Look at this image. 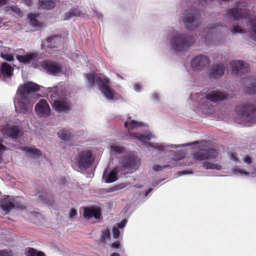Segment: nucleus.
<instances>
[{
  "label": "nucleus",
  "mask_w": 256,
  "mask_h": 256,
  "mask_svg": "<svg viewBox=\"0 0 256 256\" xmlns=\"http://www.w3.org/2000/svg\"><path fill=\"white\" fill-rule=\"evenodd\" d=\"M144 124L142 122L132 120L128 118L124 122V127L128 130L129 138L132 140H138L142 143L149 146L159 152H162L166 148H178L182 147H186L192 145V144H198V150L194 152L193 158L197 160H211L216 158L218 156V152L213 148H209L208 143L205 141H202L200 142L196 141L193 143H186L182 144H168L166 143H150L148 141L154 138L155 136L150 132L146 134H142L138 132H131V130L136 129L142 126Z\"/></svg>",
  "instance_id": "1"
},
{
  "label": "nucleus",
  "mask_w": 256,
  "mask_h": 256,
  "mask_svg": "<svg viewBox=\"0 0 256 256\" xmlns=\"http://www.w3.org/2000/svg\"><path fill=\"white\" fill-rule=\"evenodd\" d=\"M122 158L121 167L113 168V182L118 179L119 174L132 173L136 170L140 165V159L131 152L126 150L121 146L113 145V158Z\"/></svg>",
  "instance_id": "2"
},
{
  "label": "nucleus",
  "mask_w": 256,
  "mask_h": 256,
  "mask_svg": "<svg viewBox=\"0 0 256 256\" xmlns=\"http://www.w3.org/2000/svg\"><path fill=\"white\" fill-rule=\"evenodd\" d=\"M41 87L32 82L20 86L16 92L17 101L14 104L16 112L25 114L32 113L34 102L31 99L30 94L38 91Z\"/></svg>",
  "instance_id": "3"
},
{
  "label": "nucleus",
  "mask_w": 256,
  "mask_h": 256,
  "mask_svg": "<svg viewBox=\"0 0 256 256\" xmlns=\"http://www.w3.org/2000/svg\"><path fill=\"white\" fill-rule=\"evenodd\" d=\"M226 16L228 18L234 20H240L244 18L249 20L250 25L252 30L251 38L256 41V14L253 12H248L247 8L244 6H234L226 11Z\"/></svg>",
  "instance_id": "4"
},
{
  "label": "nucleus",
  "mask_w": 256,
  "mask_h": 256,
  "mask_svg": "<svg viewBox=\"0 0 256 256\" xmlns=\"http://www.w3.org/2000/svg\"><path fill=\"white\" fill-rule=\"evenodd\" d=\"M169 38L171 47L176 52L186 50L193 43L190 37L173 30L169 35Z\"/></svg>",
  "instance_id": "5"
},
{
  "label": "nucleus",
  "mask_w": 256,
  "mask_h": 256,
  "mask_svg": "<svg viewBox=\"0 0 256 256\" xmlns=\"http://www.w3.org/2000/svg\"><path fill=\"white\" fill-rule=\"evenodd\" d=\"M86 78L90 86H97L108 98H112V90L108 86L109 81L106 76L100 74L89 73L86 74Z\"/></svg>",
  "instance_id": "6"
},
{
  "label": "nucleus",
  "mask_w": 256,
  "mask_h": 256,
  "mask_svg": "<svg viewBox=\"0 0 256 256\" xmlns=\"http://www.w3.org/2000/svg\"><path fill=\"white\" fill-rule=\"evenodd\" d=\"M256 106L252 104L238 106L235 111L240 116L238 122L244 124L250 123L256 124V115L254 114Z\"/></svg>",
  "instance_id": "7"
},
{
  "label": "nucleus",
  "mask_w": 256,
  "mask_h": 256,
  "mask_svg": "<svg viewBox=\"0 0 256 256\" xmlns=\"http://www.w3.org/2000/svg\"><path fill=\"white\" fill-rule=\"evenodd\" d=\"M181 19L185 27L188 30L196 28L202 22L196 10L194 8H186L182 14Z\"/></svg>",
  "instance_id": "8"
},
{
  "label": "nucleus",
  "mask_w": 256,
  "mask_h": 256,
  "mask_svg": "<svg viewBox=\"0 0 256 256\" xmlns=\"http://www.w3.org/2000/svg\"><path fill=\"white\" fill-rule=\"evenodd\" d=\"M230 94L224 91L218 90H212L208 91L207 92L194 93V97L196 102L198 100H202L206 98L208 100L216 103L228 100L230 98Z\"/></svg>",
  "instance_id": "9"
},
{
  "label": "nucleus",
  "mask_w": 256,
  "mask_h": 256,
  "mask_svg": "<svg viewBox=\"0 0 256 256\" xmlns=\"http://www.w3.org/2000/svg\"><path fill=\"white\" fill-rule=\"evenodd\" d=\"M194 94L191 95L188 102L190 104L196 107V110L201 112L206 115H210L213 114L215 112V106L210 102L206 100V98L202 100H198L196 102V98L194 96Z\"/></svg>",
  "instance_id": "10"
},
{
  "label": "nucleus",
  "mask_w": 256,
  "mask_h": 256,
  "mask_svg": "<svg viewBox=\"0 0 256 256\" xmlns=\"http://www.w3.org/2000/svg\"><path fill=\"white\" fill-rule=\"evenodd\" d=\"M93 162L92 153L88 150L79 152L76 158V163L80 170L88 168L92 164Z\"/></svg>",
  "instance_id": "11"
},
{
  "label": "nucleus",
  "mask_w": 256,
  "mask_h": 256,
  "mask_svg": "<svg viewBox=\"0 0 256 256\" xmlns=\"http://www.w3.org/2000/svg\"><path fill=\"white\" fill-rule=\"evenodd\" d=\"M218 26L216 24H208L200 34L202 42L206 44H209L214 39V35L218 30Z\"/></svg>",
  "instance_id": "12"
},
{
  "label": "nucleus",
  "mask_w": 256,
  "mask_h": 256,
  "mask_svg": "<svg viewBox=\"0 0 256 256\" xmlns=\"http://www.w3.org/2000/svg\"><path fill=\"white\" fill-rule=\"evenodd\" d=\"M210 63L209 58L204 54L196 56L191 60L192 68L194 71H199L204 69Z\"/></svg>",
  "instance_id": "13"
},
{
  "label": "nucleus",
  "mask_w": 256,
  "mask_h": 256,
  "mask_svg": "<svg viewBox=\"0 0 256 256\" xmlns=\"http://www.w3.org/2000/svg\"><path fill=\"white\" fill-rule=\"evenodd\" d=\"M230 64L232 66V74L236 76H241L242 74L249 70L248 64L240 60L232 61Z\"/></svg>",
  "instance_id": "14"
},
{
  "label": "nucleus",
  "mask_w": 256,
  "mask_h": 256,
  "mask_svg": "<svg viewBox=\"0 0 256 256\" xmlns=\"http://www.w3.org/2000/svg\"><path fill=\"white\" fill-rule=\"evenodd\" d=\"M46 92L51 104H52L56 100H60L66 96L64 92L58 86L48 88Z\"/></svg>",
  "instance_id": "15"
},
{
  "label": "nucleus",
  "mask_w": 256,
  "mask_h": 256,
  "mask_svg": "<svg viewBox=\"0 0 256 256\" xmlns=\"http://www.w3.org/2000/svg\"><path fill=\"white\" fill-rule=\"evenodd\" d=\"M0 207L6 214L14 208L21 210H23L24 208V206L22 204H14L12 198L9 196L4 197L1 200Z\"/></svg>",
  "instance_id": "16"
},
{
  "label": "nucleus",
  "mask_w": 256,
  "mask_h": 256,
  "mask_svg": "<svg viewBox=\"0 0 256 256\" xmlns=\"http://www.w3.org/2000/svg\"><path fill=\"white\" fill-rule=\"evenodd\" d=\"M52 104L54 109L58 112H67L72 108L70 102L66 97L62 100H56Z\"/></svg>",
  "instance_id": "17"
},
{
  "label": "nucleus",
  "mask_w": 256,
  "mask_h": 256,
  "mask_svg": "<svg viewBox=\"0 0 256 256\" xmlns=\"http://www.w3.org/2000/svg\"><path fill=\"white\" fill-rule=\"evenodd\" d=\"M41 66L45 70L50 74H54L60 73L62 70V66L60 64L50 60L44 61Z\"/></svg>",
  "instance_id": "18"
},
{
  "label": "nucleus",
  "mask_w": 256,
  "mask_h": 256,
  "mask_svg": "<svg viewBox=\"0 0 256 256\" xmlns=\"http://www.w3.org/2000/svg\"><path fill=\"white\" fill-rule=\"evenodd\" d=\"M35 111L39 116L44 117L50 115V109L47 101L42 99L36 104Z\"/></svg>",
  "instance_id": "19"
},
{
  "label": "nucleus",
  "mask_w": 256,
  "mask_h": 256,
  "mask_svg": "<svg viewBox=\"0 0 256 256\" xmlns=\"http://www.w3.org/2000/svg\"><path fill=\"white\" fill-rule=\"evenodd\" d=\"M20 130L18 126L14 125L11 126L6 125L1 128V132L4 136H6L14 139H16L19 136Z\"/></svg>",
  "instance_id": "20"
},
{
  "label": "nucleus",
  "mask_w": 256,
  "mask_h": 256,
  "mask_svg": "<svg viewBox=\"0 0 256 256\" xmlns=\"http://www.w3.org/2000/svg\"><path fill=\"white\" fill-rule=\"evenodd\" d=\"M83 216L87 220L92 218L99 220L101 216V210L96 206L85 207L84 209Z\"/></svg>",
  "instance_id": "21"
},
{
  "label": "nucleus",
  "mask_w": 256,
  "mask_h": 256,
  "mask_svg": "<svg viewBox=\"0 0 256 256\" xmlns=\"http://www.w3.org/2000/svg\"><path fill=\"white\" fill-rule=\"evenodd\" d=\"M16 58L20 62L29 64L36 62L38 60L39 54L37 52H26L24 55L18 54Z\"/></svg>",
  "instance_id": "22"
},
{
  "label": "nucleus",
  "mask_w": 256,
  "mask_h": 256,
  "mask_svg": "<svg viewBox=\"0 0 256 256\" xmlns=\"http://www.w3.org/2000/svg\"><path fill=\"white\" fill-rule=\"evenodd\" d=\"M225 66L224 64H217L212 68L208 72V76L212 78H219L224 74Z\"/></svg>",
  "instance_id": "23"
},
{
  "label": "nucleus",
  "mask_w": 256,
  "mask_h": 256,
  "mask_svg": "<svg viewBox=\"0 0 256 256\" xmlns=\"http://www.w3.org/2000/svg\"><path fill=\"white\" fill-rule=\"evenodd\" d=\"M127 222V219L124 218L114 224L113 226V238H119L120 234L123 232V230L121 231L120 230L125 227Z\"/></svg>",
  "instance_id": "24"
},
{
  "label": "nucleus",
  "mask_w": 256,
  "mask_h": 256,
  "mask_svg": "<svg viewBox=\"0 0 256 256\" xmlns=\"http://www.w3.org/2000/svg\"><path fill=\"white\" fill-rule=\"evenodd\" d=\"M61 36L59 34L52 35L46 39L48 44L46 47L50 48H53L57 47L58 44L60 40Z\"/></svg>",
  "instance_id": "25"
},
{
  "label": "nucleus",
  "mask_w": 256,
  "mask_h": 256,
  "mask_svg": "<svg viewBox=\"0 0 256 256\" xmlns=\"http://www.w3.org/2000/svg\"><path fill=\"white\" fill-rule=\"evenodd\" d=\"M247 88L246 92L250 94H256V80L248 78L243 82Z\"/></svg>",
  "instance_id": "26"
},
{
  "label": "nucleus",
  "mask_w": 256,
  "mask_h": 256,
  "mask_svg": "<svg viewBox=\"0 0 256 256\" xmlns=\"http://www.w3.org/2000/svg\"><path fill=\"white\" fill-rule=\"evenodd\" d=\"M13 68L6 62L2 63L1 66V72L4 77H10L12 74Z\"/></svg>",
  "instance_id": "27"
},
{
  "label": "nucleus",
  "mask_w": 256,
  "mask_h": 256,
  "mask_svg": "<svg viewBox=\"0 0 256 256\" xmlns=\"http://www.w3.org/2000/svg\"><path fill=\"white\" fill-rule=\"evenodd\" d=\"M39 14H30L28 16L30 24L34 27L36 28H42L44 26V23L40 22L37 20V17Z\"/></svg>",
  "instance_id": "28"
},
{
  "label": "nucleus",
  "mask_w": 256,
  "mask_h": 256,
  "mask_svg": "<svg viewBox=\"0 0 256 256\" xmlns=\"http://www.w3.org/2000/svg\"><path fill=\"white\" fill-rule=\"evenodd\" d=\"M58 136L63 140H71L72 134L70 130L66 128H62L57 132Z\"/></svg>",
  "instance_id": "29"
},
{
  "label": "nucleus",
  "mask_w": 256,
  "mask_h": 256,
  "mask_svg": "<svg viewBox=\"0 0 256 256\" xmlns=\"http://www.w3.org/2000/svg\"><path fill=\"white\" fill-rule=\"evenodd\" d=\"M38 4L41 8L50 10L54 7L56 2L53 0H39Z\"/></svg>",
  "instance_id": "30"
},
{
  "label": "nucleus",
  "mask_w": 256,
  "mask_h": 256,
  "mask_svg": "<svg viewBox=\"0 0 256 256\" xmlns=\"http://www.w3.org/2000/svg\"><path fill=\"white\" fill-rule=\"evenodd\" d=\"M80 14L81 12L78 8H72L68 12L65 14L64 20H68L73 16H80Z\"/></svg>",
  "instance_id": "31"
},
{
  "label": "nucleus",
  "mask_w": 256,
  "mask_h": 256,
  "mask_svg": "<svg viewBox=\"0 0 256 256\" xmlns=\"http://www.w3.org/2000/svg\"><path fill=\"white\" fill-rule=\"evenodd\" d=\"M38 196L40 201L48 204H52L54 202L53 198H48L47 194L44 191H39L38 192Z\"/></svg>",
  "instance_id": "32"
},
{
  "label": "nucleus",
  "mask_w": 256,
  "mask_h": 256,
  "mask_svg": "<svg viewBox=\"0 0 256 256\" xmlns=\"http://www.w3.org/2000/svg\"><path fill=\"white\" fill-rule=\"evenodd\" d=\"M102 178L106 182H112V170L109 167L105 169L103 174Z\"/></svg>",
  "instance_id": "33"
},
{
  "label": "nucleus",
  "mask_w": 256,
  "mask_h": 256,
  "mask_svg": "<svg viewBox=\"0 0 256 256\" xmlns=\"http://www.w3.org/2000/svg\"><path fill=\"white\" fill-rule=\"evenodd\" d=\"M22 150L30 153L34 157L38 156L41 155V152L40 150L36 148H32L28 146H24L22 148Z\"/></svg>",
  "instance_id": "34"
},
{
  "label": "nucleus",
  "mask_w": 256,
  "mask_h": 256,
  "mask_svg": "<svg viewBox=\"0 0 256 256\" xmlns=\"http://www.w3.org/2000/svg\"><path fill=\"white\" fill-rule=\"evenodd\" d=\"M110 238V232L109 230L106 229L105 230H102L100 238L99 240L100 244H105L107 240Z\"/></svg>",
  "instance_id": "35"
},
{
  "label": "nucleus",
  "mask_w": 256,
  "mask_h": 256,
  "mask_svg": "<svg viewBox=\"0 0 256 256\" xmlns=\"http://www.w3.org/2000/svg\"><path fill=\"white\" fill-rule=\"evenodd\" d=\"M203 166L206 169L216 170H220L222 166L218 164L211 163L209 162H204L203 163Z\"/></svg>",
  "instance_id": "36"
},
{
  "label": "nucleus",
  "mask_w": 256,
  "mask_h": 256,
  "mask_svg": "<svg viewBox=\"0 0 256 256\" xmlns=\"http://www.w3.org/2000/svg\"><path fill=\"white\" fill-rule=\"evenodd\" d=\"M232 172L234 174H240L242 176H248L249 174L248 172L246 171L244 169L240 168L238 166L233 168Z\"/></svg>",
  "instance_id": "37"
},
{
  "label": "nucleus",
  "mask_w": 256,
  "mask_h": 256,
  "mask_svg": "<svg viewBox=\"0 0 256 256\" xmlns=\"http://www.w3.org/2000/svg\"><path fill=\"white\" fill-rule=\"evenodd\" d=\"M231 32L233 34H242L244 32V30L238 25L234 24L231 27Z\"/></svg>",
  "instance_id": "38"
},
{
  "label": "nucleus",
  "mask_w": 256,
  "mask_h": 256,
  "mask_svg": "<svg viewBox=\"0 0 256 256\" xmlns=\"http://www.w3.org/2000/svg\"><path fill=\"white\" fill-rule=\"evenodd\" d=\"M37 252L36 250L33 248H28L26 249V254L27 256H36Z\"/></svg>",
  "instance_id": "39"
},
{
  "label": "nucleus",
  "mask_w": 256,
  "mask_h": 256,
  "mask_svg": "<svg viewBox=\"0 0 256 256\" xmlns=\"http://www.w3.org/2000/svg\"><path fill=\"white\" fill-rule=\"evenodd\" d=\"M170 167V165H164L163 166H160V165L155 164L152 167V170L155 172H159L161 171L162 169Z\"/></svg>",
  "instance_id": "40"
},
{
  "label": "nucleus",
  "mask_w": 256,
  "mask_h": 256,
  "mask_svg": "<svg viewBox=\"0 0 256 256\" xmlns=\"http://www.w3.org/2000/svg\"><path fill=\"white\" fill-rule=\"evenodd\" d=\"M2 57L4 58V60L11 62L14 59V56L12 54H1Z\"/></svg>",
  "instance_id": "41"
},
{
  "label": "nucleus",
  "mask_w": 256,
  "mask_h": 256,
  "mask_svg": "<svg viewBox=\"0 0 256 256\" xmlns=\"http://www.w3.org/2000/svg\"><path fill=\"white\" fill-rule=\"evenodd\" d=\"M237 156V154L234 152H232L228 154V156L230 159L236 162H238Z\"/></svg>",
  "instance_id": "42"
},
{
  "label": "nucleus",
  "mask_w": 256,
  "mask_h": 256,
  "mask_svg": "<svg viewBox=\"0 0 256 256\" xmlns=\"http://www.w3.org/2000/svg\"><path fill=\"white\" fill-rule=\"evenodd\" d=\"M134 89L136 92H140L142 90V86L140 83H136L134 85Z\"/></svg>",
  "instance_id": "43"
},
{
  "label": "nucleus",
  "mask_w": 256,
  "mask_h": 256,
  "mask_svg": "<svg viewBox=\"0 0 256 256\" xmlns=\"http://www.w3.org/2000/svg\"><path fill=\"white\" fill-rule=\"evenodd\" d=\"M0 256H12V252L8 250H0Z\"/></svg>",
  "instance_id": "44"
},
{
  "label": "nucleus",
  "mask_w": 256,
  "mask_h": 256,
  "mask_svg": "<svg viewBox=\"0 0 256 256\" xmlns=\"http://www.w3.org/2000/svg\"><path fill=\"white\" fill-rule=\"evenodd\" d=\"M78 214L76 210L74 208H72L70 210L69 216L70 218H75Z\"/></svg>",
  "instance_id": "45"
},
{
  "label": "nucleus",
  "mask_w": 256,
  "mask_h": 256,
  "mask_svg": "<svg viewBox=\"0 0 256 256\" xmlns=\"http://www.w3.org/2000/svg\"><path fill=\"white\" fill-rule=\"evenodd\" d=\"M184 157V154L182 153V154H178L174 156V160L177 161V160H181Z\"/></svg>",
  "instance_id": "46"
},
{
  "label": "nucleus",
  "mask_w": 256,
  "mask_h": 256,
  "mask_svg": "<svg viewBox=\"0 0 256 256\" xmlns=\"http://www.w3.org/2000/svg\"><path fill=\"white\" fill-rule=\"evenodd\" d=\"M212 0H196V2L198 4H202L204 5L205 4H206L208 2L211 1Z\"/></svg>",
  "instance_id": "47"
},
{
  "label": "nucleus",
  "mask_w": 256,
  "mask_h": 256,
  "mask_svg": "<svg viewBox=\"0 0 256 256\" xmlns=\"http://www.w3.org/2000/svg\"><path fill=\"white\" fill-rule=\"evenodd\" d=\"M125 186H126L124 185V184H120V185H118V186H113L112 190H113V192L115 191V190H120L122 188H124Z\"/></svg>",
  "instance_id": "48"
},
{
  "label": "nucleus",
  "mask_w": 256,
  "mask_h": 256,
  "mask_svg": "<svg viewBox=\"0 0 256 256\" xmlns=\"http://www.w3.org/2000/svg\"><path fill=\"white\" fill-rule=\"evenodd\" d=\"M120 243L119 240H116L114 242H113V248H118L120 246Z\"/></svg>",
  "instance_id": "49"
},
{
  "label": "nucleus",
  "mask_w": 256,
  "mask_h": 256,
  "mask_svg": "<svg viewBox=\"0 0 256 256\" xmlns=\"http://www.w3.org/2000/svg\"><path fill=\"white\" fill-rule=\"evenodd\" d=\"M243 161L246 163V164H250L251 163L252 161H251V160L250 158H249V157H244L243 158Z\"/></svg>",
  "instance_id": "50"
},
{
  "label": "nucleus",
  "mask_w": 256,
  "mask_h": 256,
  "mask_svg": "<svg viewBox=\"0 0 256 256\" xmlns=\"http://www.w3.org/2000/svg\"><path fill=\"white\" fill-rule=\"evenodd\" d=\"M192 172L191 171L188 170H182L180 172V176L187 174H192Z\"/></svg>",
  "instance_id": "51"
},
{
  "label": "nucleus",
  "mask_w": 256,
  "mask_h": 256,
  "mask_svg": "<svg viewBox=\"0 0 256 256\" xmlns=\"http://www.w3.org/2000/svg\"><path fill=\"white\" fill-rule=\"evenodd\" d=\"M22 0L28 6H30L32 4V0Z\"/></svg>",
  "instance_id": "52"
},
{
  "label": "nucleus",
  "mask_w": 256,
  "mask_h": 256,
  "mask_svg": "<svg viewBox=\"0 0 256 256\" xmlns=\"http://www.w3.org/2000/svg\"><path fill=\"white\" fill-rule=\"evenodd\" d=\"M66 182V178L64 177L61 178L58 181L60 184H64Z\"/></svg>",
  "instance_id": "53"
},
{
  "label": "nucleus",
  "mask_w": 256,
  "mask_h": 256,
  "mask_svg": "<svg viewBox=\"0 0 256 256\" xmlns=\"http://www.w3.org/2000/svg\"><path fill=\"white\" fill-rule=\"evenodd\" d=\"M36 256H46L44 253L42 251H39L36 252Z\"/></svg>",
  "instance_id": "54"
},
{
  "label": "nucleus",
  "mask_w": 256,
  "mask_h": 256,
  "mask_svg": "<svg viewBox=\"0 0 256 256\" xmlns=\"http://www.w3.org/2000/svg\"><path fill=\"white\" fill-rule=\"evenodd\" d=\"M152 99L154 100H156L158 98V94L156 93V92H154L152 94Z\"/></svg>",
  "instance_id": "55"
},
{
  "label": "nucleus",
  "mask_w": 256,
  "mask_h": 256,
  "mask_svg": "<svg viewBox=\"0 0 256 256\" xmlns=\"http://www.w3.org/2000/svg\"><path fill=\"white\" fill-rule=\"evenodd\" d=\"M6 0H0V6L6 4Z\"/></svg>",
  "instance_id": "56"
},
{
  "label": "nucleus",
  "mask_w": 256,
  "mask_h": 256,
  "mask_svg": "<svg viewBox=\"0 0 256 256\" xmlns=\"http://www.w3.org/2000/svg\"><path fill=\"white\" fill-rule=\"evenodd\" d=\"M152 190V188H149L148 190L144 194V196H147L148 194Z\"/></svg>",
  "instance_id": "57"
},
{
  "label": "nucleus",
  "mask_w": 256,
  "mask_h": 256,
  "mask_svg": "<svg viewBox=\"0 0 256 256\" xmlns=\"http://www.w3.org/2000/svg\"><path fill=\"white\" fill-rule=\"evenodd\" d=\"M113 256H120V255L118 254L113 252Z\"/></svg>",
  "instance_id": "58"
},
{
  "label": "nucleus",
  "mask_w": 256,
  "mask_h": 256,
  "mask_svg": "<svg viewBox=\"0 0 256 256\" xmlns=\"http://www.w3.org/2000/svg\"><path fill=\"white\" fill-rule=\"evenodd\" d=\"M12 10H13V11H14V12H17L18 10H19V11H20V9H19L18 8H16V10H14V9H12Z\"/></svg>",
  "instance_id": "59"
},
{
  "label": "nucleus",
  "mask_w": 256,
  "mask_h": 256,
  "mask_svg": "<svg viewBox=\"0 0 256 256\" xmlns=\"http://www.w3.org/2000/svg\"><path fill=\"white\" fill-rule=\"evenodd\" d=\"M110 152H112V146H110Z\"/></svg>",
  "instance_id": "60"
}]
</instances>
